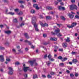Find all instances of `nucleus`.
Returning <instances> with one entry per match:
<instances>
[{"label":"nucleus","instance_id":"f257e3e1","mask_svg":"<svg viewBox=\"0 0 79 79\" xmlns=\"http://www.w3.org/2000/svg\"><path fill=\"white\" fill-rule=\"evenodd\" d=\"M36 22L37 19L36 18V17L34 16L32 17V24L34 25L35 31H37V32H39V28H38V25H37V24H36Z\"/></svg>","mask_w":79,"mask_h":79},{"label":"nucleus","instance_id":"f03ea898","mask_svg":"<svg viewBox=\"0 0 79 79\" xmlns=\"http://www.w3.org/2000/svg\"><path fill=\"white\" fill-rule=\"evenodd\" d=\"M60 30L59 28H57L55 30V32H51V33L52 35H56L57 37H61L63 35L62 34H61L60 32Z\"/></svg>","mask_w":79,"mask_h":79},{"label":"nucleus","instance_id":"7ed1b4c3","mask_svg":"<svg viewBox=\"0 0 79 79\" xmlns=\"http://www.w3.org/2000/svg\"><path fill=\"white\" fill-rule=\"evenodd\" d=\"M70 10H77V6H76V5H71L70 6Z\"/></svg>","mask_w":79,"mask_h":79},{"label":"nucleus","instance_id":"20e7f679","mask_svg":"<svg viewBox=\"0 0 79 79\" xmlns=\"http://www.w3.org/2000/svg\"><path fill=\"white\" fill-rule=\"evenodd\" d=\"M77 25V23H72L71 26L67 25V27L69 28H73V27H74V26H76Z\"/></svg>","mask_w":79,"mask_h":79},{"label":"nucleus","instance_id":"39448f33","mask_svg":"<svg viewBox=\"0 0 79 79\" xmlns=\"http://www.w3.org/2000/svg\"><path fill=\"white\" fill-rule=\"evenodd\" d=\"M8 69H9V71L8 72L9 74L12 75L13 74V70L12 67H9Z\"/></svg>","mask_w":79,"mask_h":79},{"label":"nucleus","instance_id":"423d86ee","mask_svg":"<svg viewBox=\"0 0 79 79\" xmlns=\"http://www.w3.org/2000/svg\"><path fill=\"white\" fill-rule=\"evenodd\" d=\"M35 61H36V60L35 59L33 60H31L29 61L30 65L31 66H33L34 63H35Z\"/></svg>","mask_w":79,"mask_h":79},{"label":"nucleus","instance_id":"0eeeda50","mask_svg":"<svg viewBox=\"0 0 79 79\" xmlns=\"http://www.w3.org/2000/svg\"><path fill=\"white\" fill-rule=\"evenodd\" d=\"M62 46L63 48H66L68 47V44L67 43H63L62 44Z\"/></svg>","mask_w":79,"mask_h":79},{"label":"nucleus","instance_id":"6e6552de","mask_svg":"<svg viewBox=\"0 0 79 79\" xmlns=\"http://www.w3.org/2000/svg\"><path fill=\"white\" fill-rule=\"evenodd\" d=\"M58 9L59 10H66V9L64 7H62L61 6H59L58 7Z\"/></svg>","mask_w":79,"mask_h":79},{"label":"nucleus","instance_id":"1a4fd4ad","mask_svg":"<svg viewBox=\"0 0 79 79\" xmlns=\"http://www.w3.org/2000/svg\"><path fill=\"white\" fill-rule=\"evenodd\" d=\"M40 25L42 27H45V26L48 27V25L47 23H45L44 24L43 23H40Z\"/></svg>","mask_w":79,"mask_h":79},{"label":"nucleus","instance_id":"9d476101","mask_svg":"<svg viewBox=\"0 0 79 79\" xmlns=\"http://www.w3.org/2000/svg\"><path fill=\"white\" fill-rule=\"evenodd\" d=\"M0 61L1 62H3L4 61V56L3 55L0 56Z\"/></svg>","mask_w":79,"mask_h":79},{"label":"nucleus","instance_id":"9b49d317","mask_svg":"<svg viewBox=\"0 0 79 79\" xmlns=\"http://www.w3.org/2000/svg\"><path fill=\"white\" fill-rule=\"evenodd\" d=\"M28 69H29V67H24L23 69L24 72H25V73L27 72V71L28 70Z\"/></svg>","mask_w":79,"mask_h":79},{"label":"nucleus","instance_id":"f8f14e48","mask_svg":"<svg viewBox=\"0 0 79 79\" xmlns=\"http://www.w3.org/2000/svg\"><path fill=\"white\" fill-rule=\"evenodd\" d=\"M5 32L6 34H8V35H10L11 33V31L10 30L6 31H5Z\"/></svg>","mask_w":79,"mask_h":79},{"label":"nucleus","instance_id":"ddd939ff","mask_svg":"<svg viewBox=\"0 0 79 79\" xmlns=\"http://www.w3.org/2000/svg\"><path fill=\"white\" fill-rule=\"evenodd\" d=\"M68 16L71 19H73V18H74V15L71 14H69L68 15Z\"/></svg>","mask_w":79,"mask_h":79},{"label":"nucleus","instance_id":"4468645a","mask_svg":"<svg viewBox=\"0 0 79 79\" xmlns=\"http://www.w3.org/2000/svg\"><path fill=\"white\" fill-rule=\"evenodd\" d=\"M50 40L53 41H56V40H57V38H50Z\"/></svg>","mask_w":79,"mask_h":79},{"label":"nucleus","instance_id":"2eb2a0df","mask_svg":"<svg viewBox=\"0 0 79 79\" xmlns=\"http://www.w3.org/2000/svg\"><path fill=\"white\" fill-rule=\"evenodd\" d=\"M46 19L47 20H50L52 19V17L50 16H46Z\"/></svg>","mask_w":79,"mask_h":79},{"label":"nucleus","instance_id":"dca6fc26","mask_svg":"<svg viewBox=\"0 0 79 79\" xmlns=\"http://www.w3.org/2000/svg\"><path fill=\"white\" fill-rule=\"evenodd\" d=\"M24 35L25 36V37L27 38V39H29V37L28 34H27V33H25L24 34Z\"/></svg>","mask_w":79,"mask_h":79},{"label":"nucleus","instance_id":"f3484780","mask_svg":"<svg viewBox=\"0 0 79 79\" xmlns=\"http://www.w3.org/2000/svg\"><path fill=\"white\" fill-rule=\"evenodd\" d=\"M65 42H70V40H69V38L67 37V39H65Z\"/></svg>","mask_w":79,"mask_h":79},{"label":"nucleus","instance_id":"a211bd4d","mask_svg":"<svg viewBox=\"0 0 79 79\" xmlns=\"http://www.w3.org/2000/svg\"><path fill=\"white\" fill-rule=\"evenodd\" d=\"M72 62L73 63H75L76 64V63L77 62V59H73L72 60Z\"/></svg>","mask_w":79,"mask_h":79},{"label":"nucleus","instance_id":"6ab92c4d","mask_svg":"<svg viewBox=\"0 0 79 79\" xmlns=\"http://www.w3.org/2000/svg\"><path fill=\"white\" fill-rule=\"evenodd\" d=\"M18 2L19 3H25V1H19Z\"/></svg>","mask_w":79,"mask_h":79},{"label":"nucleus","instance_id":"aec40b11","mask_svg":"<svg viewBox=\"0 0 79 79\" xmlns=\"http://www.w3.org/2000/svg\"><path fill=\"white\" fill-rule=\"evenodd\" d=\"M52 63V62H51L50 61H48L47 62H46V64H47V65L49 66H50V64Z\"/></svg>","mask_w":79,"mask_h":79},{"label":"nucleus","instance_id":"412c9836","mask_svg":"<svg viewBox=\"0 0 79 79\" xmlns=\"http://www.w3.org/2000/svg\"><path fill=\"white\" fill-rule=\"evenodd\" d=\"M13 22L15 23H18V20H17V19H13Z\"/></svg>","mask_w":79,"mask_h":79},{"label":"nucleus","instance_id":"4be33fe9","mask_svg":"<svg viewBox=\"0 0 79 79\" xmlns=\"http://www.w3.org/2000/svg\"><path fill=\"white\" fill-rule=\"evenodd\" d=\"M24 42H27V43H28V44H29L30 45H31V44H32V43H31V42L27 40H25L24 41Z\"/></svg>","mask_w":79,"mask_h":79},{"label":"nucleus","instance_id":"5701e85b","mask_svg":"<svg viewBox=\"0 0 79 79\" xmlns=\"http://www.w3.org/2000/svg\"><path fill=\"white\" fill-rule=\"evenodd\" d=\"M68 60V58H66L65 57H64V58H62V61L63 62L64 61H65Z\"/></svg>","mask_w":79,"mask_h":79},{"label":"nucleus","instance_id":"b1692460","mask_svg":"<svg viewBox=\"0 0 79 79\" xmlns=\"http://www.w3.org/2000/svg\"><path fill=\"white\" fill-rule=\"evenodd\" d=\"M57 58L58 60H60L61 61H62L63 57L61 56H59Z\"/></svg>","mask_w":79,"mask_h":79},{"label":"nucleus","instance_id":"393cba45","mask_svg":"<svg viewBox=\"0 0 79 79\" xmlns=\"http://www.w3.org/2000/svg\"><path fill=\"white\" fill-rule=\"evenodd\" d=\"M60 18L62 19V20H63V21H65L66 20V19L64 18V17L63 16H60Z\"/></svg>","mask_w":79,"mask_h":79},{"label":"nucleus","instance_id":"a878e982","mask_svg":"<svg viewBox=\"0 0 79 79\" xmlns=\"http://www.w3.org/2000/svg\"><path fill=\"white\" fill-rule=\"evenodd\" d=\"M31 13H32V14H34V13H35V11L34 10L32 9L31 11Z\"/></svg>","mask_w":79,"mask_h":79},{"label":"nucleus","instance_id":"bb28decb","mask_svg":"<svg viewBox=\"0 0 79 79\" xmlns=\"http://www.w3.org/2000/svg\"><path fill=\"white\" fill-rule=\"evenodd\" d=\"M47 9L48 10H51L53 9L52 7L50 6H48L47 7Z\"/></svg>","mask_w":79,"mask_h":79},{"label":"nucleus","instance_id":"cd10ccee","mask_svg":"<svg viewBox=\"0 0 79 79\" xmlns=\"http://www.w3.org/2000/svg\"><path fill=\"white\" fill-rule=\"evenodd\" d=\"M2 2L4 3H8V1L7 0H2Z\"/></svg>","mask_w":79,"mask_h":79},{"label":"nucleus","instance_id":"c85d7f7f","mask_svg":"<svg viewBox=\"0 0 79 79\" xmlns=\"http://www.w3.org/2000/svg\"><path fill=\"white\" fill-rule=\"evenodd\" d=\"M8 14L10 15H14L15 13L14 12H10L8 13Z\"/></svg>","mask_w":79,"mask_h":79},{"label":"nucleus","instance_id":"c756f323","mask_svg":"<svg viewBox=\"0 0 79 79\" xmlns=\"http://www.w3.org/2000/svg\"><path fill=\"white\" fill-rule=\"evenodd\" d=\"M48 57L49 60H50L51 58H52V55H51L50 54H49V55L48 56Z\"/></svg>","mask_w":79,"mask_h":79},{"label":"nucleus","instance_id":"7c9ffc66","mask_svg":"<svg viewBox=\"0 0 79 79\" xmlns=\"http://www.w3.org/2000/svg\"><path fill=\"white\" fill-rule=\"evenodd\" d=\"M59 66L63 67L64 66V64L63 63H60L59 64Z\"/></svg>","mask_w":79,"mask_h":79},{"label":"nucleus","instance_id":"2f4dec72","mask_svg":"<svg viewBox=\"0 0 79 79\" xmlns=\"http://www.w3.org/2000/svg\"><path fill=\"white\" fill-rule=\"evenodd\" d=\"M23 12L21 11L19 13H18L17 15H23Z\"/></svg>","mask_w":79,"mask_h":79},{"label":"nucleus","instance_id":"473e14b6","mask_svg":"<svg viewBox=\"0 0 79 79\" xmlns=\"http://www.w3.org/2000/svg\"><path fill=\"white\" fill-rule=\"evenodd\" d=\"M37 74L33 75V79H35V78H37Z\"/></svg>","mask_w":79,"mask_h":79},{"label":"nucleus","instance_id":"72a5a7b5","mask_svg":"<svg viewBox=\"0 0 79 79\" xmlns=\"http://www.w3.org/2000/svg\"><path fill=\"white\" fill-rule=\"evenodd\" d=\"M20 27H22L23 26H24V23H22L20 24Z\"/></svg>","mask_w":79,"mask_h":79},{"label":"nucleus","instance_id":"f704fd0d","mask_svg":"<svg viewBox=\"0 0 79 79\" xmlns=\"http://www.w3.org/2000/svg\"><path fill=\"white\" fill-rule=\"evenodd\" d=\"M47 76L48 78H52V76L50 74L48 75Z\"/></svg>","mask_w":79,"mask_h":79},{"label":"nucleus","instance_id":"c9c22d12","mask_svg":"<svg viewBox=\"0 0 79 79\" xmlns=\"http://www.w3.org/2000/svg\"><path fill=\"white\" fill-rule=\"evenodd\" d=\"M19 9H16L14 10V11H15V12H18V11H19Z\"/></svg>","mask_w":79,"mask_h":79},{"label":"nucleus","instance_id":"e433bc0d","mask_svg":"<svg viewBox=\"0 0 79 79\" xmlns=\"http://www.w3.org/2000/svg\"><path fill=\"white\" fill-rule=\"evenodd\" d=\"M59 51L60 52H63V49L62 48H60L59 49Z\"/></svg>","mask_w":79,"mask_h":79},{"label":"nucleus","instance_id":"4c0bfd02","mask_svg":"<svg viewBox=\"0 0 79 79\" xmlns=\"http://www.w3.org/2000/svg\"><path fill=\"white\" fill-rule=\"evenodd\" d=\"M71 54H72V55H76V52H72Z\"/></svg>","mask_w":79,"mask_h":79},{"label":"nucleus","instance_id":"58836bf2","mask_svg":"<svg viewBox=\"0 0 79 79\" xmlns=\"http://www.w3.org/2000/svg\"><path fill=\"white\" fill-rule=\"evenodd\" d=\"M50 74L51 75H54L55 74V72H50Z\"/></svg>","mask_w":79,"mask_h":79},{"label":"nucleus","instance_id":"ea45409f","mask_svg":"<svg viewBox=\"0 0 79 79\" xmlns=\"http://www.w3.org/2000/svg\"><path fill=\"white\" fill-rule=\"evenodd\" d=\"M40 19H43V18H44V17H43V16L42 15H40Z\"/></svg>","mask_w":79,"mask_h":79},{"label":"nucleus","instance_id":"a19ab883","mask_svg":"<svg viewBox=\"0 0 79 79\" xmlns=\"http://www.w3.org/2000/svg\"><path fill=\"white\" fill-rule=\"evenodd\" d=\"M5 49V48L3 47H0V50H4Z\"/></svg>","mask_w":79,"mask_h":79},{"label":"nucleus","instance_id":"79ce46f5","mask_svg":"<svg viewBox=\"0 0 79 79\" xmlns=\"http://www.w3.org/2000/svg\"><path fill=\"white\" fill-rule=\"evenodd\" d=\"M47 54H46L44 56V58L45 59H46V58H47Z\"/></svg>","mask_w":79,"mask_h":79},{"label":"nucleus","instance_id":"37998d69","mask_svg":"<svg viewBox=\"0 0 79 79\" xmlns=\"http://www.w3.org/2000/svg\"><path fill=\"white\" fill-rule=\"evenodd\" d=\"M56 24L59 27H61V24H59L56 23Z\"/></svg>","mask_w":79,"mask_h":79},{"label":"nucleus","instance_id":"c03bdc74","mask_svg":"<svg viewBox=\"0 0 79 79\" xmlns=\"http://www.w3.org/2000/svg\"><path fill=\"white\" fill-rule=\"evenodd\" d=\"M48 44V43L47 42H45L43 43V45H47Z\"/></svg>","mask_w":79,"mask_h":79},{"label":"nucleus","instance_id":"a18cd8bd","mask_svg":"<svg viewBox=\"0 0 79 79\" xmlns=\"http://www.w3.org/2000/svg\"><path fill=\"white\" fill-rule=\"evenodd\" d=\"M20 63L19 62H16L15 63V64L16 65H19V64Z\"/></svg>","mask_w":79,"mask_h":79},{"label":"nucleus","instance_id":"49530a36","mask_svg":"<svg viewBox=\"0 0 79 79\" xmlns=\"http://www.w3.org/2000/svg\"><path fill=\"white\" fill-rule=\"evenodd\" d=\"M75 17L77 19H79V16L78 15H76Z\"/></svg>","mask_w":79,"mask_h":79},{"label":"nucleus","instance_id":"de8ad7c7","mask_svg":"<svg viewBox=\"0 0 79 79\" xmlns=\"http://www.w3.org/2000/svg\"><path fill=\"white\" fill-rule=\"evenodd\" d=\"M55 5H58V2H57L56 1H55Z\"/></svg>","mask_w":79,"mask_h":79},{"label":"nucleus","instance_id":"09e8293b","mask_svg":"<svg viewBox=\"0 0 79 79\" xmlns=\"http://www.w3.org/2000/svg\"><path fill=\"white\" fill-rule=\"evenodd\" d=\"M38 6V5H37V4H34L33 6L34 7H35V8L36 6Z\"/></svg>","mask_w":79,"mask_h":79},{"label":"nucleus","instance_id":"8fccbe9b","mask_svg":"<svg viewBox=\"0 0 79 79\" xmlns=\"http://www.w3.org/2000/svg\"><path fill=\"white\" fill-rule=\"evenodd\" d=\"M75 77H77V76H78L79 75V74H78V73H75Z\"/></svg>","mask_w":79,"mask_h":79},{"label":"nucleus","instance_id":"3c124183","mask_svg":"<svg viewBox=\"0 0 79 79\" xmlns=\"http://www.w3.org/2000/svg\"><path fill=\"white\" fill-rule=\"evenodd\" d=\"M50 60H51V61H54L55 60L53 58H51L50 59H49Z\"/></svg>","mask_w":79,"mask_h":79},{"label":"nucleus","instance_id":"603ef678","mask_svg":"<svg viewBox=\"0 0 79 79\" xmlns=\"http://www.w3.org/2000/svg\"><path fill=\"white\" fill-rule=\"evenodd\" d=\"M43 36L44 37H47V34H43Z\"/></svg>","mask_w":79,"mask_h":79},{"label":"nucleus","instance_id":"864d4df0","mask_svg":"<svg viewBox=\"0 0 79 79\" xmlns=\"http://www.w3.org/2000/svg\"><path fill=\"white\" fill-rule=\"evenodd\" d=\"M42 77L44 78H46V77L44 75H42Z\"/></svg>","mask_w":79,"mask_h":79},{"label":"nucleus","instance_id":"5fc2aeb1","mask_svg":"<svg viewBox=\"0 0 79 79\" xmlns=\"http://www.w3.org/2000/svg\"><path fill=\"white\" fill-rule=\"evenodd\" d=\"M6 61H11V60L10 59L7 58L6 59Z\"/></svg>","mask_w":79,"mask_h":79},{"label":"nucleus","instance_id":"6e6d98bb","mask_svg":"<svg viewBox=\"0 0 79 79\" xmlns=\"http://www.w3.org/2000/svg\"><path fill=\"white\" fill-rule=\"evenodd\" d=\"M24 76L25 77H27V74H24Z\"/></svg>","mask_w":79,"mask_h":79},{"label":"nucleus","instance_id":"4d7b16f0","mask_svg":"<svg viewBox=\"0 0 79 79\" xmlns=\"http://www.w3.org/2000/svg\"><path fill=\"white\" fill-rule=\"evenodd\" d=\"M58 47L56 46H54V48L55 49H56V50H57V49H58Z\"/></svg>","mask_w":79,"mask_h":79},{"label":"nucleus","instance_id":"13d9d810","mask_svg":"<svg viewBox=\"0 0 79 79\" xmlns=\"http://www.w3.org/2000/svg\"><path fill=\"white\" fill-rule=\"evenodd\" d=\"M71 2H72V3H75V0H71Z\"/></svg>","mask_w":79,"mask_h":79},{"label":"nucleus","instance_id":"bf43d9fd","mask_svg":"<svg viewBox=\"0 0 79 79\" xmlns=\"http://www.w3.org/2000/svg\"><path fill=\"white\" fill-rule=\"evenodd\" d=\"M74 74H72V73H71L70 74V77H73V76H74Z\"/></svg>","mask_w":79,"mask_h":79},{"label":"nucleus","instance_id":"052dcab7","mask_svg":"<svg viewBox=\"0 0 79 79\" xmlns=\"http://www.w3.org/2000/svg\"><path fill=\"white\" fill-rule=\"evenodd\" d=\"M5 45H9V43L8 42H6L5 44Z\"/></svg>","mask_w":79,"mask_h":79},{"label":"nucleus","instance_id":"680f3d73","mask_svg":"<svg viewBox=\"0 0 79 79\" xmlns=\"http://www.w3.org/2000/svg\"><path fill=\"white\" fill-rule=\"evenodd\" d=\"M35 8L36 9V10H39V7H38V6H36V7H35Z\"/></svg>","mask_w":79,"mask_h":79},{"label":"nucleus","instance_id":"e2e57ef3","mask_svg":"<svg viewBox=\"0 0 79 79\" xmlns=\"http://www.w3.org/2000/svg\"><path fill=\"white\" fill-rule=\"evenodd\" d=\"M0 27L1 28H2L3 27V25H0Z\"/></svg>","mask_w":79,"mask_h":79},{"label":"nucleus","instance_id":"0e129e2a","mask_svg":"<svg viewBox=\"0 0 79 79\" xmlns=\"http://www.w3.org/2000/svg\"><path fill=\"white\" fill-rule=\"evenodd\" d=\"M66 72L67 73H70V72L68 70H66Z\"/></svg>","mask_w":79,"mask_h":79},{"label":"nucleus","instance_id":"69168bd1","mask_svg":"<svg viewBox=\"0 0 79 79\" xmlns=\"http://www.w3.org/2000/svg\"><path fill=\"white\" fill-rule=\"evenodd\" d=\"M18 51L20 53H23V51H21L20 50H18Z\"/></svg>","mask_w":79,"mask_h":79},{"label":"nucleus","instance_id":"338daca9","mask_svg":"<svg viewBox=\"0 0 79 79\" xmlns=\"http://www.w3.org/2000/svg\"><path fill=\"white\" fill-rule=\"evenodd\" d=\"M25 50H26V51H28V48H26L25 49Z\"/></svg>","mask_w":79,"mask_h":79},{"label":"nucleus","instance_id":"774afa93","mask_svg":"<svg viewBox=\"0 0 79 79\" xmlns=\"http://www.w3.org/2000/svg\"><path fill=\"white\" fill-rule=\"evenodd\" d=\"M20 7H21V8H24V6L23 5H21L20 6Z\"/></svg>","mask_w":79,"mask_h":79}]
</instances>
